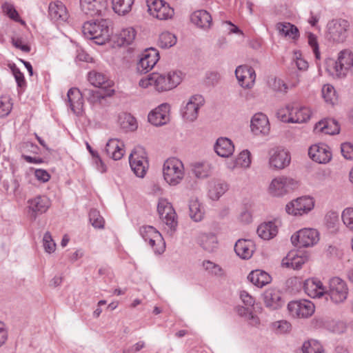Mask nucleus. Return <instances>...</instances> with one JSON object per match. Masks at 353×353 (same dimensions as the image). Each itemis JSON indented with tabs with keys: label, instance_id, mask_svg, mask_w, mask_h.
I'll list each match as a JSON object with an SVG mask.
<instances>
[{
	"label": "nucleus",
	"instance_id": "obj_11",
	"mask_svg": "<svg viewBox=\"0 0 353 353\" xmlns=\"http://www.w3.org/2000/svg\"><path fill=\"white\" fill-rule=\"evenodd\" d=\"M296 187L297 182L293 179L281 176L272 181L268 192L273 196H281Z\"/></svg>",
	"mask_w": 353,
	"mask_h": 353
},
{
	"label": "nucleus",
	"instance_id": "obj_43",
	"mask_svg": "<svg viewBox=\"0 0 353 353\" xmlns=\"http://www.w3.org/2000/svg\"><path fill=\"white\" fill-rule=\"evenodd\" d=\"M228 190V185L223 182H215L209 190V196L212 200H217Z\"/></svg>",
	"mask_w": 353,
	"mask_h": 353
},
{
	"label": "nucleus",
	"instance_id": "obj_36",
	"mask_svg": "<svg viewBox=\"0 0 353 353\" xmlns=\"http://www.w3.org/2000/svg\"><path fill=\"white\" fill-rule=\"evenodd\" d=\"M199 243L208 252H214L218 247L216 236L212 233H204L199 236Z\"/></svg>",
	"mask_w": 353,
	"mask_h": 353
},
{
	"label": "nucleus",
	"instance_id": "obj_62",
	"mask_svg": "<svg viewBox=\"0 0 353 353\" xmlns=\"http://www.w3.org/2000/svg\"><path fill=\"white\" fill-rule=\"evenodd\" d=\"M221 79V75L217 72H209L206 74V83L210 85H216Z\"/></svg>",
	"mask_w": 353,
	"mask_h": 353
},
{
	"label": "nucleus",
	"instance_id": "obj_33",
	"mask_svg": "<svg viewBox=\"0 0 353 353\" xmlns=\"http://www.w3.org/2000/svg\"><path fill=\"white\" fill-rule=\"evenodd\" d=\"M191 21L199 28L208 29L211 26L212 17L206 10H196L192 14Z\"/></svg>",
	"mask_w": 353,
	"mask_h": 353
},
{
	"label": "nucleus",
	"instance_id": "obj_44",
	"mask_svg": "<svg viewBox=\"0 0 353 353\" xmlns=\"http://www.w3.org/2000/svg\"><path fill=\"white\" fill-rule=\"evenodd\" d=\"M192 172L199 179L208 177L211 173V166L208 163H196L193 165Z\"/></svg>",
	"mask_w": 353,
	"mask_h": 353
},
{
	"label": "nucleus",
	"instance_id": "obj_18",
	"mask_svg": "<svg viewBox=\"0 0 353 353\" xmlns=\"http://www.w3.org/2000/svg\"><path fill=\"white\" fill-rule=\"evenodd\" d=\"M235 75L239 84L243 88H251L255 81L254 70L249 65H239L236 68Z\"/></svg>",
	"mask_w": 353,
	"mask_h": 353
},
{
	"label": "nucleus",
	"instance_id": "obj_4",
	"mask_svg": "<svg viewBox=\"0 0 353 353\" xmlns=\"http://www.w3.org/2000/svg\"><path fill=\"white\" fill-rule=\"evenodd\" d=\"M164 179L171 185L179 184L183 178V164L176 158L168 159L163 164Z\"/></svg>",
	"mask_w": 353,
	"mask_h": 353
},
{
	"label": "nucleus",
	"instance_id": "obj_15",
	"mask_svg": "<svg viewBox=\"0 0 353 353\" xmlns=\"http://www.w3.org/2000/svg\"><path fill=\"white\" fill-rule=\"evenodd\" d=\"M290 314L294 317L307 318L314 312V305L310 301H294L288 305Z\"/></svg>",
	"mask_w": 353,
	"mask_h": 353
},
{
	"label": "nucleus",
	"instance_id": "obj_29",
	"mask_svg": "<svg viewBox=\"0 0 353 353\" xmlns=\"http://www.w3.org/2000/svg\"><path fill=\"white\" fill-rule=\"evenodd\" d=\"M251 130L255 134H266L270 131V125L267 117L263 113H257L251 120Z\"/></svg>",
	"mask_w": 353,
	"mask_h": 353
},
{
	"label": "nucleus",
	"instance_id": "obj_34",
	"mask_svg": "<svg viewBox=\"0 0 353 353\" xmlns=\"http://www.w3.org/2000/svg\"><path fill=\"white\" fill-rule=\"evenodd\" d=\"M248 279L254 285L262 288L271 282L272 277L263 270H255L248 274Z\"/></svg>",
	"mask_w": 353,
	"mask_h": 353
},
{
	"label": "nucleus",
	"instance_id": "obj_51",
	"mask_svg": "<svg viewBox=\"0 0 353 353\" xmlns=\"http://www.w3.org/2000/svg\"><path fill=\"white\" fill-rule=\"evenodd\" d=\"M293 111H294V106L291 104L287 105L285 108L278 110L276 112L277 117L283 122L290 123V114Z\"/></svg>",
	"mask_w": 353,
	"mask_h": 353
},
{
	"label": "nucleus",
	"instance_id": "obj_30",
	"mask_svg": "<svg viewBox=\"0 0 353 353\" xmlns=\"http://www.w3.org/2000/svg\"><path fill=\"white\" fill-rule=\"evenodd\" d=\"M255 249L254 242L248 239H239L234 245L236 254L243 259H249L252 257Z\"/></svg>",
	"mask_w": 353,
	"mask_h": 353
},
{
	"label": "nucleus",
	"instance_id": "obj_6",
	"mask_svg": "<svg viewBox=\"0 0 353 353\" xmlns=\"http://www.w3.org/2000/svg\"><path fill=\"white\" fill-rule=\"evenodd\" d=\"M349 289L345 281L339 277L332 278L329 282V290L325 295L330 297L331 301L336 305L343 303L347 298Z\"/></svg>",
	"mask_w": 353,
	"mask_h": 353
},
{
	"label": "nucleus",
	"instance_id": "obj_54",
	"mask_svg": "<svg viewBox=\"0 0 353 353\" xmlns=\"http://www.w3.org/2000/svg\"><path fill=\"white\" fill-rule=\"evenodd\" d=\"M250 163V153L248 150L241 152L236 160V165L243 168L249 167Z\"/></svg>",
	"mask_w": 353,
	"mask_h": 353
},
{
	"label": "nucleus",
	"instance_id": "obj_8",
	"mask_svg": "<svg viewBox=\"0 0 353 353\" xmlns=\"http://www.w3.org/2000/svg\"><path fill=\"white\" fill-rule=\"evenodd\" d=\"M140 234L156 254H161L164 252L165 243L161 234L156 228L150 225L142 226Z\"/></svg>",
	"mask_w": 353,
	"mask_h": 353
},
{
	"label": "nucleus",
	"instance_id": "obj_38",
	"mask_svg": "<svg viewBox=\"0 0 353 353\" xmlns=\"http://www.w3.org/2000/svg\"><path fill=\"white\" fill-rule=\"evenodd\" d=\"M277 233V226L272 221L262 223L257 228L259 236L264 240H270L274 238Z\"/></svg>",
	"mask_w": 353,
	"mask_h": 353
},
{
	"label": "nucleus",
	"instance_id": "obj_32",
	"mask_svg": "<svg viewBox=\"0 0 353 353\" xmlns=\"http://www.w3.org/2000/svg\"><path fill=\"white\" fill-rule=\"evenodd\" d=\"M214 150L221 157H228L232 154L234 146L230 139L221 137L214 145Z\"/></svg>",
	"mask_w": 353,
	"mask_h": 353
},
{
	"label": "nucleus",
	"instance_id": "obj_45",
	"mask_svg": "<svg viewBox=\"0 0 353 353\" xmlns=\"http://www.w3.org/2000/svg\"><path fill=\"white\" fill-rule=\"evenodd\" d=\"M176 43V37L174 34L165 32L159 35V46L161 48H169Z\"/></svg>",
	"mask_w": 353,
	"mask_h": 353
},
{
	"label": "nucleus",
	"instance_id": "obj_52",
	"mask_svg": "<svg viewBox=\"0 0 353 353\" xmlns=\"http://www.w3.org/2000/svg\"><path fill=\"white\" fill-rule=\"evenodd\" d=\"M341 217L343 223L353 232V208H345L342 212Z\"/></svg>",
	"mask_w": 353,
	"mask_h": 353
},
{
	"label": "nucleus",
	"instance_id": "obj_28",
	"mask_svg": "<svg viewBox=\"0 0 353 353\" xmlns=\"http://www.w3.org/2000/svg\"><path fill=\"white\" fill-rule=\"evenodd\" d=\"M105 152L113 160H120L124 155V144L117 139H111L106 143Z\"/></svg>",
	"mask_w": 353,
	"mask_h": 353
},
{
	"label": "nucleus",
	"instance_id": "obj_58",
	"mask_svg": "<svg viewBox=\"0 0 353 353\" xmlns=\"http://www.w3.org/2000/svg\"><path fill=\"white\" fill-rule=\"evenodd\" d=\"M307 39L309 45L312 48L313 52L315 54V57L317 59H320V52L319 48V43L317 41V37L313 33L309 32L307 34Z\"/></svg>",
	"mask_w": 353,
	"mask_h": 353
},
{
	"label": "nucleus",
	"instance_id": "obj_47",
	"mask_svg": "<svg viewBox=\"0 0 353 353\" xmlns=\"http://www.w3.org/2000/svg\"><path fill=\"white\" fill-rule=\"evenodd\" d=\"M322 96L327 103L334 104L336 101V91L331 85L327 84L323 87Z\"/></svg>",
	"mask_w": 353,
	"mask_h": 353
},
{
	"label": "nucleus",
	"instance_id": "obj_49",
	"mask_svg": "<svg viewBox=\"0 0 353 353\" xmlns=\"http://www.w3.org/2000/svg\"><path fill=\"white\" fill-rule=\"evenodd\" d=\"M89 219L90 223L95 228H103L104 220L98 210L95 209L91 210L89 212Z\"/></svg>",
	"mask_w": 353,
	"mask_h": 353
},
{
	"label": "nucleus",
	"instance_id": "obj_46",
	"mask_svg": "<svg viewBox=\"0 0 353 353\" xmlns=\"http://www.w3.org/2000/svg\"><path fill=\"white\" fill-rule=\"evenodd\" d=\"M302 353H323V347L316 341H305L301 348Z\"/></svg>",
	"mask_w": 353,
	"mask_h": 353
},
{
	"label": "nucleus",
	"instance_id": "obj_27",
	"mask_svg": "<svg viewBox=\"0 0 353 353\" xmlns=\"http://www.w3.org/2000/svg\"><path fill=\"white\" fill-rule=\"evenodd\" d=\"M114 90L110 89H83V96L92 104L101 103L107 97H111Z\"/></svg>",
	"mask_w": 353,
	"mask_h": 353
},
{
	"label": "nucleus",
	"instance_id": "obj_48",
	"mask_svg": "<svg viewBox=\"0 0 353 353\" xmlns=\"http://www.w3.org/2000/svg\"><path fill=\"white\" fill-rule=\"evenodd\" d=\"M174 15V10L172 8L168 3L165 2L162 8L155 13L154 17L160 20H165L172 18Z\"/></svg>",
	"mask_w": 353,
	"mask_h": 353
},
{
	"label": "nucleus",
	"instance_id": "obj_25",
	"mask_svg": "<svg viewBox=\"0 0 353 353\" xmlns=\"http://www.w3.org/2000/svg\"><path fill=\"white\" fill-rule=\"evenodd\" d=\"M48 17L54 21H65L68 18L66 7L60 1L51 2L48 6Z\"/></svg>",
	"mask_w": 353,
	"mask_h": 353
},
{
	"label": "nucleus",
	"instance_id": "obj_13",
	"mask_svg": "<svg viewBox=\"0 0 353 353\" xmlns=\"http://www.w3.org/2000/svg\"><path fill=\"white\" fill-rule=\"evenodd\" d=\"M51 205L50 199L45 195H38L28 201V208L30 216L32 220L46 213Z\"/></svg>",
	"mask_w": 353,
	"mask_h": 353
},
{
	"label": "nucleus",
	"instance_id": "obj_24",
	"mask_svg": "<svg viewBox=\"0 0 353 353\" xmlns=\"http://www.w3.org/2000/svg\"><path fill=\"white\" fill-rule=\"evenodd\" d=\"M308 261V256L305 253L298 251L290 252L287 256L283 259L282 265L294 270H299L303 265Z\"/></svg>",
	"mask_w": 353,
	"mask_h": 353
},
{
	"label": "nucleus",
	"instance_id": "obj_64",
	"mask_svg": "<svg viewBox=\"0 0 353 353\" xmlns=\"http://www.w3.org/2000/svg\"><path fill=\"white\" fill-rule=\"evenodd\" d=\"M274 326L279 333H285L290 330L291 325L286 321H279L274 323Z\"/></svg>",
	"mask_w": 353,
	"mask_h": 353
},
{
	"label": "nucleus",
	"instance_id": "obj_60",
	"mask_svg": "<svg viewBox=\"0 0 353 353\" xmlns=\"http://www.w3.org/2000/svg\"><path fill=\"white\" fill-rule=\"evenodd\" d=\"M203 266L209 272L214 275H220L221 274V268L219 265L214 263L210 261H205L203 263Z\"/></svg>",
	"mask_w": 353,
	"mask_h": 353
},
{
	"label": "nucleus",
	"instance_id": "obj_12",
	"mask_svg": "<svg viewBox=\"0 0 353 353\" xmlns=\"http://www.w3.org/2000/svg\"><path fill=\"white\" fill-rule=\"evenodd\" d=\"M319 240V232L312 228L300 230L291 237L292 244L296 247H309L316 244Z\"/></svg>",
	"mask_w": 353,
	"mask_h": 353
},
{
	"label": "nucleus",
	"instance_id": "obj_35",
	"mask_svg": "<svg viewBox=\"0 0 353 353\" xmlns=\"http://www.w3.org/2000/svg\"><path fill=\"white\" fill-rule=\"evenodd\" d=\"M276 29L280 35L288 37L294 40H296L300 36L298 28L289 22L277 23Z\"/></svg>",
	"mask_w": 353,
	"mask_h": 353
},
{
	"label": "nucleus",
	"instance_id": "obj_2",
	"mask_svg": "<svg viewBox=\"0 0 353 353\" xmlns=\"http://www.w3.org/2000/svg\"><path fill=\"white\" fill-rule=\"evenodd\" d=\"M181 72L172 71L167 74L152 73L149 76L148 83L154 85L159 92H164L176 88L181 82Z\"/></svg>",
	"mask_w": 353,
	"mask_h": 353
},
{
	"label": "nucleus",
	"instance_id": "obj_3",
	"mask_svg": "<svg viewBox=\"0 0 353 353\" xmlns=\"http://www.w3.org/2000/svg\"><path fill=\"white\" fill-rule=\"evenodd\" d=\"M129 163L137 176L139 178L145 176L149 163L147 153L143 147L137 145L132 150L129 157Z\"/></svg>",
	"mask_w": 353,
	"mask_h": 353
},
{
	"label": "nucleus",
	"instance_id": "obj_57",
	"mask_svg": "<svg viewBox=\"0 0 353 353\" xmlns=\"http://www.w3.org/2000/svg\"><path fill=\"white\" fill-rule=\"evenodd\" d=\"M2 8L3 10V12L10 19H12L16 21H18L19 20V14H18L17 11L16 10V9L14 8L13 5L8 3H5L2 6Z\"/></svg>",
	"mask_w": 353,
	"mask_h": 353
},
{
	"label": "nucleus",
	"instance_id": "obj_41",
	"mask_svg": "<svg viewBox=\"0 0 353 353\" xmlns=\"http://www.w3.org/2000/svg\"><path fill=\"white\" fill-rule=\"evenodd\" d=\"M189 211L190 218L195 222L203 220L204 217V210L197 200H192L189 204Z\"/></svg>",
	"mask_w": 353,
	"mask_h": 353
},
{
	"label": "nucleus",
	"instance_id": "obj_40",
	"mask_svg": "<svg viewBox=\"0 0 353 353\" xmlns=\"http://www.w3.org/2000/svg\"><path fill=\"white\" fill-rule=\"evenodd\" d=\"M136 37V31L132 28H123L117 36L119 46H128L132 43Z\"/></svg>",
	"mask_w": 353,
	"mask_h": 353
},
{
	"label": "nucleus",
	"instance_id": "obj_10",
	"mask_svg": "<svg viewBox=\"0 0 353 353\" xmlns=\"http://www.w3.org/2000/svg\"><path fill=\"white\" fill-rule=\"evenodd\" d=\"M80 9L90 17L105 16L108 11V0H79Z\"/></svg>",
	"mask_w": 353,
	"mask_h": 353
},
{
	"label": "nucleus",
	"instance_id": "obj_50",
	"mask_svg": "<svg viewBox=\"0 0 353 353\" xmlns=\"http://www.w3.org/2000/svg\"><path fill=\"white\" fill-rule=\"evenodd\" d=\"M10 101L8 97L2 96L0 97V117H6L10 112L12 104Z\"/></svg>",
	"mask_w": 353,
	"mask_h": 353
},
{
	"label": "nucleus",
	"instance_id": "obj_26",
	"mask_svg": "<svg viewBox=\"0 0 353 353\" xmlns=\"http://www.w3.org/2000/svg\"><path fill=\"white\" fill-rule=\"evenodd\" d=\"M305 292L312 298H320L325 295V288L322 282L314 278L308 279L303 283Z\"/></svg>",
	"mask_w": 353,
	"mask_h": 353
},
{
	"label": "nucleus",
	"instance_id": "obj_37",
	"mask_svg": "<svg viewBox=\"0 0 353 353\" xmlns=\"http://www.w3.org/2000/svg\"><path fill=\"white\" fill-rule=\"evenodd\" d=\"M88 81L92 85L99 89H107L112 84V82L108 81V77L105 74L96 71L89 72Z\"/></svg>",
	"mask_w": 353,
	"mask_h": 353
},
{
	"label": "nucleus",
	"instance_id": "obj_53",
	"mask_svg": "<svg viewBox=\"0 0 353 353\" xmlns=\"http://www.w3.org/2000/svg\"><path fill=\"white\" fill-rule=\"evenodd\" d=\"M10 68L12 72V74L14 77L17 85L20 88L25 87L26 85L25 78L23 74L20 71V70L15 65V64L12 63L10 65Z\"/></svg>",
	"mask_w": 353,
	"mask_h": 353
},
{
	"label": "nucleus",
	"instance_id": "obj_61",
	"mask_svg": "<svg viewBox=\"0 0 353 353\" xmlns=\"http://www.w3.org/2000/svg\"><path fill=\"white\" fill-rule=\"evenodd\" d=\"M270 86L275 91H283V88L285 90L287 87L283 81L280 79L272 78L268 81Z\"/></svg>",
	"mask_w": 353,
	"mask_h": 353
},
{
	"label": "nucleus",
	"instance_id": "obj_22",
	"mask_svg": "<svg viewBox=\"0 0 353 353\" xmlns=\"http://www.w3.org/2000/svg\"><path fill=\"white\" fill-rule=\"evenodd\" d=\"M308 154L313 161L319 163H326L332 158L330 148L324 144L311 146L309 148Z\"/></svg>",
	"mask_w": 353,
	"mask_h": 353
},
{
	"label": "nucleus",
	"instance_id": "obj_59",
	"mask_svg": "<svg viewBox=\"0 0 353 353\" xmlns=\"http://www.w3.org/2000/svg\"><path fill=\"white\" fill-rule=\"evenodd\" d=\"M343 156L346 159H353V144L349 142L343 143L341 145Z\"/></svg>",
	"mask_w": 353,
	"mask_h": 353
},
{
	"label": "nucleus",
	"instance_id": "obj_21",
	"mask_svg": "<svg viewBox=\"0 0 353 353\" xmlns=\"http://www.w3.org/2000/svg\"><path fill=\"white\" fill-rule=\"evenodd\" d=\"M263 298L265 305L270 310H278L284 303L281 292L274 288L267 289L263 294Z\"/></svg>",
	"mask_w": 353,
	"mask_h": 353
},
{
	"label": "nucleus",
	"instance_id": "obj_63",
	"mask_svg": "<svg viewBox=\"0 0 353 353\" xmlns=\"http://www.w3.org/2000/svg\"><path fill=\"white\" fill-rule=\"evenodd\" d=\"M12 43L15 48L20 49L24 52H29L30 51V46L27 44L23 43V41L21 38L12 37Z\"/></svg>",
	"mask_w": 353,
	"mask_h": 353
},
{
	"label": "nucleus",
	"instance_id": "obj_23",
	"mask_svg": "<svg viewBox=\"0 0 353 353\" xmlns=\"http://www.w3.org/2000/svg\"><path fill=\"white\" fill-rule=\"evenodd\" d=\"M68 101L72 111L77 115L82 113L83 106V90L77 88H70L67 94Z\"/></svg>",
	"mask_w": 353,
	"mask_h": 353
},
{
	"label": "nucleus",
	"instance_id": "obj_31",
	"mask_svg": "<svg viewBox=\"0 0 353 353\" xmlns=\"http://www.w3.org/2000/svg\"><path fill=\"white\" fill-rule=\"evenodd\" d=\"M316 132H322L325 134L333 135L339 134L340 127L338 122L334 119H324L319 121L314 127Z\"/></svg>",
	"mask_w": 353,
	"mask_h": 353
},
{
	"label": "nucleus",
	"instance_id": "obj_7",
	"mask_svg": "<svg viewBox=\"0 0 353 353\" xmlns=\"http://www.w3.org/2000/svg\"><path fill=\"white\" fill-rule=\"evenodd\" d=\"M157 211L160 218L166 225L168 233L172 235L176 230L178 221L176 214L171 203L166 200H160L157 206Z\"/></svg>",
	"mask_w": 353,
	"mask_h": 353
},
{
	"label": "nucleus",
	"instance_id": "obj_14",
	"mask_svg": "<svg viewBox=\"0 0 353 353\" xmlns=\"http://www.w3.org/2000/svg\"><path fill=\"white\" fill-rule=\"evenodd\" d=\"M314 208L312 198L303 196L293 200L286 205L285 210L289 214L303 215L307 214Z\"/></svg>",
	"mask_w": 353,
	"mask_h": 353
},
{
	"label": "nucleus",
	"instance_id": "obj_5",
	"mask_svg": "<svg viewBox=\"0 0 353 353\" xmlns=\"http://www.w3.org/2000/svg\"><path fill=\"white\" fill-rule=\"evenodd\" d=\"M353 63V54L349 50H344L339 53L337 61L329 66L327 70L334 77L343 78L350 71Z\"/></svg>",
	"mask_w": 353,
	"mask_h": 353
},
{
	"label": "nucleus",
	"instance_id": "obj_39",
	"mask_svg": "<svg viewBox=\"0 0 353 353\" xmlns=\"http://www.w3.org/2000/svg\"><path fill=\"white\" fill-rule=\"evenodd\" d=\"M312 112L306 107L294 106V111L290 114V123H304L311 117Z\"/></svg>",
	"mask_w": 353,
	"mask_h": 353
},
{
	"label": "nucleus",
	"instance_id": "obj_17",
	"mask_svg": "<svg viewBox=\"0 0 353 353\" xmlns=\"http://www.w3.org/2000/svg\"><path fill=\"white\" fill-rule=\"evenodd\" d=\"M203 104L204 99L201 95L196 94L192 96L182 110L181 113L183 119L188 121L196 120L198 117L199 110Z\"/></svg>",
	"mask_w": 353,
	"mask_h": 353
},
{
	"label": "nucleus",
	"instance_id": "obj_20",
	"mask_svg": "<svg viewBox=\"0 0 353 353\" xmlns=\"http://www.w3.org/2000/svg\"><path fill=\"white\" fill-rule=\"evenodd\" d=\"M170 105L163 103L156 108L148 114V121L154 125L165 124L169 121Z\"/></svg>",
	"mask_w": 353,
	"mask_h": 353
},
{
	"label": "nucleus",
	"instance_id": "obj_16",
	"mask_svg": "<svg viewBox=\"0 0 353 353\" xmlns=\"http://www.w3.org/2000/svg\"><path fill=\"white\" fill-rule=\"evenodd\" d=\"M159 59V54L156 49H147L137 63V71L141 74L147 73L156 65Z\"/></svg>",
	"mask_w": 353,
	"mask_h": 353
},
{
	"label": "nucleus",
	"instance_id": "obj_55",
	"mask_svg": "<svg viewBox=\"0 0 353 353\" xmlns=\"http://www.w3.org/2000/svg\"><path fill=\"white\" fill-rule=\"evenodd\" d=\"M43 248L46 252L52 253L55 250L56 244L53 241L51 234L49 232L44 234L43 239Z\"/></svg>",
	"mask_w": 353,
	"mask_h": 353
},
{
	"label": "nucleus",
	"instance_id": "obj_1",
	"mask_svg": "<svg viewBox=\"0 0 353 353\" xmlns=\"http://www.w3.org/2000/svg\"><path fill=\"white\" fill-rule=\"evenodd\" d=\"M111 21L108 19H101L93 22L87 21L83 26V34L90 39H97L96 43L103 44L109 39Z\"/></svg>",
	"mask_w": 353,
	"mask_h": 353
},
{
	"label": "nucleus",
	"instance_id": "obj_9",
	"mask_svg": "<svg viewBox=\"0 0 353 353\" xmlns=\"http://www.w3.org/2000/svg\"><path fill=\"white\" fill-rule=\"evenodd\" d=\"M348 22L344 19H335L327 24L326 37L328 40L336 43L343 42L347 37Z\"/></svg>",
	"mask_w": 353,
	"mask_h": 353
},
{
	"label": "nucleus",
	"instance_id": "obj_19",
	"mask_svg": "<svg viewBox=\"0 0 353 353\" xmlns=\"http://www.w3.org/2000/svg\"><path fill=\"white\" fill-rule=\"evenodd\" d=\"M290 160V155L286 150L276 148L272 151L269 163L274 169L282 170L289 165Z\"/></svg>",
	"mask_w": 353,
	"mask_h": 353
},
{
	"label": "nucleus",
	"instance_id": "obj_56",
	"mask_svg": "<svg viewBox=\"0 0 353 353\" xmlns=\"http://www.w3.org/2000/svg\"><path fill=\"white\" fill-rule=\"evenodd\" d=\"M165 1L163 0H147L148 11L153 17L164 5Z\"/></svg>",
	"mask_w": 353,
	"mask_h": 353
},
{
	"label": "nucleus",
	"instance_id": "obj_42",
	"mask_svg": "<svg viewBox=\"0 0 353 353\" xmlns=\"http://www.w3.org/2000/svg\"><path fill=\"white\" fill-rule=\"evenodd\" d=\"M112 8L119 15H125L128 13L134 3V0H112Z\"/></svg>",
	"mask_w": 353,
	"mask_h": 353
}]
</instances>
